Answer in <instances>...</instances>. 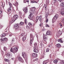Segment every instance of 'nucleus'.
I'll use <instances>...</instances> for the list:
<instances>
[{
    "instance_id": "obj_1",
    "label": "nucleus",
    "mask_w": 64,
    "mask_h": 64,
    "mask_svg": "<svg viewBox=\"0 0 64 64\" xmlns=\"http://www.w3.org/2000/svg\"><path fill=\"white\" fill-rule=\"evenodd\" d=\"M30 46H32V42L33 41V39L34 38H33V35L32 34H31L30 35Z\"/></svg>"
},
{
    "instance_id": "obj_2",
    "label": "nucleus",
    "mask_w": 64,
    "mask_h": 64,
    "mask_svg": "<svg viewBox=\"0 0 64 64\" xmlns=\"http://www.w3.org/2000/svg\"><path fill=\"white\" fill-rule=\"evenodd\" d=\"M41 16H37L36 19V22H37L38 20H40V21H41Z\"/></svg>"
},
{
    "instance_id": "obj_3",
    "label": "nucleus",
    "mask_w": 64,
    "mask_h": 64,
    "mask_svg": "<svg viewBox=\"0 0 64 64\" xmlns=\"http://www.w3.org/2000/svg\"><path fill=\"white\" fill-rule=\"evenodd\" d=\"M22 55L24 58H27V56L26 54L24 52H22Z\"/></svg>"
},
{
    "instance_id": "obj_4",
    "label": "nucleus",
    "mask_w": 64,
    "mask_h": 64,
    "mask_svg": "<svg viewBox=\"0 0 64 64\" xmlns=\"http://www.w3.org/2000/svg\"><path fill=\"white\" fill-rule=\"evenodd\" d=\"M34 52H36V53H38V49H37V48H36V47L35 46L34 47Z\"/></svg>"
},
{
    "instance_id": "obj_5",
    "label": "nucleus",
    "mask_w": 64,
    "mask_h": 64,
    "mask_svg": "<svg viewBox=\"0 0 64 64\" xmlns=\"http://www.w3.org/2000/svg\"><path fill=\"white\" fill-rule=\"evenodd\" d=\"M52 32L49 31H48L46 32V34L47 35H52Z\"/></svg>"
},
{
    "instance_id": "obj_6",
    "label": "nucleus",
    "mask_w": 64,
    "mask_h": 64,
    "mask_svg": "<svg viewBox=\"0 0 64 64\" xmlns=\"http://www.w3.org/2000/svg\"><path fill=\"white\" fill-rule=\"evenodd\" d=\"M32 56L33 57H37V54L33 53L32 54Z\"/></svg>"
},
{
    "instance_id": "obj_7",
    "label": "nucleus",
    "mask_w": 64,
    "mask_h": 64,
    "mask_svg": "<svg viewBox=\"0 0 64 64\" xmlns=\"http://www.w3.org/2000/svg\"><path fill=\"white\" fill-rule=\"evenodd\" d=\"M14 28H15L16 29H17L19 28L18 24H15L14 25Z\"/></svg>"
},
{
    "instance_id": "obj_8",
    "label": "nucleus",
    "mask_w": 64,
    "mask_h": 64,
    "mask_svg": "<svg viewBox=\"0 0 64 64\" xmlns=\"http://www.w3.org/2000/svg\"><path fill=\"white\" fill-rule=\"evenodd\" d=\"M18 60L19 61L21 62H23V59H22V58H21V57H19L18 58Z\"/></svg>"
},
{
    "instance_id": "obj_9",
    "label": "nucleus",
    "mask_w": 64,
    "mask_h": 64,
    "mask_svg": "<svg viewBox=\"0 0 64 64\" xmlns=\"http://www.w3.org/2000/svg\"><path fill=\"white\" fill-rule=\"evenodd\" d=\"M58 15L57 14H56L54 16V18L55 19H57L58 18Z\"/></svg>"
},
{
    "instance_id": "obj_10",
    "label": "nucleus",
    "mask_w": 64,
    "mask_h": 64,
    "mask_svg": "<svg viewBox=\"0 0 64 64\" xmlns=\"http://www.w3.org/2000/svg\"><path fill=\"white\" fill-rule=\"evenodd\" d=\"M43 40L44 41H46L47 40V38L45 36H43Z\"/></svg>"
},
{
    "instance_id": "obj_11",
    "label": "nucleus",
    "mask_w": 64,
    "mask_h": 64,
    "mask_svg": "<svg viewBox=\"0 0 64 64\" xmlns=\"http://www.w3.org/2000/svg\"><path fill=\"white\" fill-rule=\"evenodd\" d=\"M6 56L7 57H8L10 56V53H8L6 54Z\"/></svg>"
},
{
    "instance_id": "obj_12",
    "label": "nucleus",
    "mask_w": 64,
    "mask_h": 64,
    "mask_svg": "<svg viewBox=\"0 0 64 64\" xmlns=\"http://www.w3.org/2000/svg\"><path fill=\"white\" fill-rule=\"evenodd\" d=\"M36 9V8H35V7H33L32 8V10H31V11L32 12H34V11H35V9Z\"/></svg>"
},
{
    "instance_id": "obj_13",
    "label": "nucleus",
    "mask_w": 64,
    "mask_h": 64,
    "mask_svg": "<svg viewBox=\"0 0 64 64\" xmlns=\"http://www.w3.org/2000/svg\"><path fill=\"white\" fill-rule=\"evenodd\" d=\"M32 14L31 13L29 15L30 16L28 17V18L30 19H32Z\"/></svg>"
},
{
    "instance_id": "obj_14",
    "label": "nucleus",
    "mask_w": 64,
    "mask_h": 64,
    "mask_svg": "<svg viewBox=\"0 0 64 64\" xmlns=\"http://www.w3.org/2000/svg\"><path fill=\"white\" fill-rule=\"evenodd\" d=\"M18 18V15H16L14 16V19H15V20H16V19H17V18Z\"/></svg>"
},
{
    "instance_id": "obj_15",
    "label": "nucleus",
    "mask_w": 64,
    "mask_h": 64,
    "mask_svg": "<svg viewBox=\"0 0 64 64\" xmlns=\"http://www.w3.org/2000/svg\"><path fill=\"white\" fill-rule=\"evenodd\" d=\"M24 12L26 13L27 12V11H28V10H27V9L26 8H24V9L23 10Z\"/></svg>"
},
{
    "instance_id": "obj_16",
    "label": "nucleus",
    "mask_w": 64,
    "mask_h": 64,
    "mask_svg": "<svg viewBox=\"0 0 64 64\" xmlns=\"http://www.w3.org/2000/svg\"><path fill=\"white\" fill-rule=\"evenodd\" d=\"M58 42H60V43H63V41L62 40V38H61L59 40H58Z\"/></svg>"
},
{
    "instance_id": "obj_17",
    "label": "nucleus",
    "mask_w": 64,
    "mask_h": 64,
    "mask_svg": "<svg viewBox=\"0 0 64 64\" xmlns=\"http://www.w3.org/2000/svg\"><path fill=\"white\" fill-rule=\"evenodd\" d=\"M26 36H25L22 38V40L23 41H24L26 40Z\"/></svg>"
},
{
    "instance_id": "obj_18",
    "label": "nucleus",
    "mask_w": 64,
    "mask_h": 64,
    "mask_svg": "<svg viewBox=\"0 0 64 64\" xmlns=\"http://www.w3.org/2000/svg\"><path fill=\"white\" fill-rule=\"evenodd\" d=\"M14 50H15V51H14V52L16 53L17 52V50H18V48H17L15 47L14 48Z\"/></svg>"
},
{
    "instance_id": "obj_19",
    "label": "nucleus",
    "mask_w": 64,
    "mask_h": 64,
    "mask_svg": "<svg viewBox=\"0 0 64 64\" xmlns=\"http://www.w3.org/2000/svg\"><path fill=\"white\" fill-rule=\"evenodd\" d=\"M24 24V22H21L19 24V25H20V26H23Z\"/></svg>"
},
{
    "instance_id": "obj_20",
    "label": "nucleus",
    "mask_w": 64,
    "mask_h": 64,
    "mask_svg": "<svg viewBox=\"0 0 64 64\" xmlns=\"http://www.w3.org/2000/svg\"><path fill=\"white\" fill-rule=\"evenodd\" d=\"M5 36V34L4 33L2 35H1V37H4Z\"/></svg>"
},
{
    "instance_id": "obj_21",
    "label": "nucleus",
    "mask_w": 64,
    "mask_h": 64,
    "mask_svg": "<svg viewBox=\"0 0 64 64\" xmlns=\"http://www.w3.org/2000/svg\"><path fill=\"white\" fill-rule=\"evenodd\" d=\"M24 3H26V2H28V3L29 2V0H24Z\"/></svg>"
},
{
    "instance_id": "obj_22",
    "label": "nucleus",
    "mask_w": 64,
    "mask_h": 64,
    "mask_svg": "<svg viewBox=\"0 0 64 64\" xmlns=\"http://www.w3.org/2000/svg\"><path fill=\"white\" fill-rule=\"evenodd\" d=\"M56 46L58 47L59 48V47H60L61 46V45H60V44H56Z\"/></svg>"
},
{
    "instance_id": "obj_23",
    "label": "nucleus",
    "mask_w": 64,
    "mask_h": 64,
    "mask_svg": "<svg viewBox=\"0 0 64 64\" xmlns=\"http://www.w3.org/2000/svg\"><path fill=\"white\" fill-rule=\"evenodd\" d=\"M60 5L61 6H63L64 7V2H62L60 4Z\"/></svg>"
},
{
    "instance_id": "obj_24",
    "label": "nucleus",
    "mask_w": 64,
    "mask_h": 64,
    "mask_svg": "<svg viewBox=\"0 0 64 64\" xmlns=\"http://www.w3.org/2000/svg\"><path fill=\"white\" fill-rule=\"evenodd\" d=\"M56 19H55L54 18H53L52 19V23H54V22H55L56 21Z\"/></svg>"
},
{
    "instance_id": "obj_25",
    "label": "nucleus",
    "mask_w": 64,
    "mask_h": 64,
    "mask_svg": "<svg viewBox=\"0 0 64 64\" xmlns=\"http://www.w3.org/2000/svg\"><path fill=\"white\" fill-rule=\"evenodd\" d=\"M3 39L4 41H6L7 40V38H5Z\"/></svg>"
},
{
    "instance_id": "obj_26",
    "label": "nucleus",
    "mask_w": 64,
    "mask_h": 64,
    "mask_svg": "<svg viewBox=\"0 0 64 64\" xmlns=\"http://www.w3.org/2000/svg\"><path fill=\"white\" fill-rule=\"evenodd\" d=\"M10 52H14V49L13 48H11V49L10 50Z\"/></svg>"
},
{
    "instance_id": "obj_27",
    "label": "nucleus",
    "mask_w": 64,
    "mask_h": 64,
    "mask_svg": "<svg viewBox=\"0 0 64 64\" xmlns=\"http://www.w3.org/2000/svg\"><path fill=\"white\" fill-rule=\"evenodd\" d=\"M38 2H36L34 1H33L31 2V3H37Z\"/></svg>"
},
{
    "instance_id": "obj_28",
    "label": "nucleus",
    "mask_w": 64,
    "mask_h": 64,
    "mask_svg": "<svg viewBox=\"0 0 64 64\" xmlns=\"http://www.w3.org/2000/svg\"><path fill=\"white\" fill-rule=\"evenodd\" d=\"M54 62L55 63H57L58 62V60H54Z\"/></svg>"
},
{
    "instance_id": "obj_29",
    "label": "nucleus",
    "mask_w": 64,
    "mask_h": 64,
    "mask_svg": "<svg viewBox=\"0 0 64 64\" xmlns=\"http://www.w3.org/2000/svg\"><path fill=\"white\" fill-rule=\"evenodd\" d=\"M61 64H64V60H62L61 61V62L60 63Z\"/></svg>"
},
{
    "instance_id": "obj_30",
    "label": "nucleus",
    "mask_w": 64,
    "mask_h": 64,
    "mask_svg": "<svg viewBox=\"0 0 64 64\" xmlns=\"http://www.w3.org/2000/svg\"><path fill=\"white\" fill-rule=\"evenodd\" d=\"M4 51H6L7 50V48L6 47H4Z\"/></svg>"
},
{
    "instance_id": "obj_31",
    "label": "nucleus",
    "mask_w": 64,
    "mask_h": 64,
    "mask_svg": "<svg viewBox=\"0 0 64 64\" xmlns=\"http://www.w3.org/2000/svg\"><path fill=\"white\" fill-rule=\"evenodd\" d=\"M61 14L62 15H64V12H61Z\"/></svg>"
},
{
    "instance_id": "obj_32",
    "label": "nucleus",
    "mask_w": 64,
    "mask_h": 64,
    "mask_svg": "<svg viewBox=\"0 0 64 64\" xmlns=\"http://www.w3.org/2000/svg\"><path fill=\"white\" fill-rule=\"evenodd\" d=\"M13 20H12V21L11 22H10V23L9 24H12V23H13Z\"/></svg>"
},
{
    "instance_id": "obj_33",
    "label": "nucleus",
    "mask_w": 64,
    "mask_h": 64,
    "mask_svg": "<svg viewBox=\"0 0 64 64\" xmlns=\"http://www.w3.org/2000/svg\"><path fill=\"white\" fill-rule=\"evenodd\" d=\"M11 8L10 7V8H8V11H10L11 10Z\"/></svg>"
},
{
    "instance_id": "obj_34",
    "label": "nucleus",
    "mask_w": 64,
    "mask_h": 64,
    "mask_svg": "<svg viewBox=\"0 0 64 64\" xmlns=\"http://www.w3.org/2000/svg\"><path fill=\"white\" fill-rule=\"evenodd\" d=\"M58 33L60 34V35H61V34H62V32L61 31L59 30V32Z\"/></svg>"
},
{
    "instance_id": "obj_35",
    "label": "nucleus",
    "mask_w": 64,
    "mask_h": 64,
    "mask_svg": "<svg viewBox=\"0 0 64 64\" xmlns=\"http://www.w3.org/2000/svg\"><path fill=\"white\" fill-rule=\"evenodd\" d=\"M62 23H63V25H64V18H63L62 20Z\"/></svg>"
},
{
    "instance_id": "obj_36",
    "label": "nucleus",
    "mask_w": 64,
    "mask_h": 64,
    "mask_svg": "<svg viewBox=\"0 0 64 64\" xmlns=\"http://www.w3.org/2000/svg\"><path fill=\"white\" fill-rule=\"evenodd\" d=\"M37 43L35 42L34 43V46H37Z\"/></svg>"
},
{
    "instance_id": "obj_37",
    "label": "nucleus",
    "mask_w": 64,
    "mask_h": 64,
    "mask_svg": "<svg viewBox=\"0 0 64 64\" xmlns=\"http://www.w3.org/2000/svg\"><path fill=\"white\" fill-rule=\"evenodd\" d=\"M24 21L25 23L27 24V20L26 19H25L24 20Z\"/></svg>"
},
{
    "instance_id": "obj_38",
    "label": "nucleus",
    "mask_w": 64,
    "mask_h": 64,
    "mask_svg": "<svg viewBox=\"0 0 64 64\" xmlns=\"http://www.w3.org/2000/svg\"><path fill=\"white\" fill-rule=\"evenodd\" d=\"M13 4L15 6H18V5H17V4L16 3H15V4Z\"/></svg>"
},
{
    "instance_id": "obj_39",
    "label": "nucleus",
    "mask_w": 64,
    "mask_h": 64,
    "mask_svg": "<svg viewBox=\"0 0 64 64\" xmlns=\"http://www.w3.org/2000/svg\"><path fill=\"white\" fill-rule=\"evenodd\" d=\"M9 5H10V8H11V7H12V4H11V3H10Z\"/></svg>"
},
{
    "instance_id": "obj_40",
    "label": "nucleus",
    "mask_w": 64,
    "mask_h": 64,
    "mask_svg": "<svg viewBox=\"0 0 64 64\" xmlns=\"http://www.w3.org/2000/svg\"><path fill=\"white\" fill-rule=\"evenodd\" d=\"M4 60L6 62H8V59H5Z\"/></svg>"
},
{
    "instance_id": "obj_41",
    "label": "nucleus",
    "mask_w": 64,
    "mask_h": 64,
    "mask_svg": "<svg viewBox=\"0 0 64 64\" xmlns=\"http://www.w3.org/2000/svg\"><path fill=\"white\" fill-rule=\"evenodd\" d=\"M60 26H62V23H60Z\"/></svg>"
},
{
    "instance_id": "obj_42",
    "label": "nucleus",
    "mask_w": 64,
    "mask_h": 64,
    "mask_svg": "<svg viewBox=\"0 0 64 64\" xmlns=\"http://www.w3.org/2000/svg\"><path fill=\"white\" fill-rule=\"evenodd\" d=\"M28 24L29 25V26H31V25H32V24L30 23H29Z\"/></svg>"
},
{
    "instance_id": "obj_43",
    "label": "nucleus",
    "mask_w": 64,
    "mask_h": 64,
    "mask_svg": "<svg viewBox=\"0 0 64 64\" xmlns=\"http://www.w3.org/2000/svg\"><path fill=\"white\" fill-rule=\"evenodd\" d=\"M40 45L41 46H44V45L43 44H42V43H41L40 44Z\"/></svg>"
},
{
    "instance_id": "obj_44",
    "label": "nucleus",
    "mask_w": 64,
    "mask_h": 64,
    "mask_svg": "<svg viewBox=\"0 0 64 64\" xmlns=\"http://www.w3.org/2000/svg\"><path fill=\"white\" fill-rule=\"evenodd\" d=\"M49 49H47L46 50V52H49Z\"/></svg>"
},
{
    "instance_id": "obj_45",
    "label": "nucleus",
    "mask_w": 64,
    "mask_h": 64,
    "mask_svg": "<svg viewBox=\"0 0 64 64\" xmlns=\"http://www.w3.org/2000/svg\"><path fill=\"white\" fill-rule=\"evenodd\" d=\"M0 40L1 42H3V41H4V39H2V38H1Z\"/></svg>"
},
{
    "instance_id": "obj_46",
    "label": "nucleus",
    "mask_w": 64,
    "mask_h": 64,
    "mask_svg": "<svg viewBox=\"0 0 64 64\" xmlns=\"http://www.w3.org/2000/svg\"><path fill=\"white\" fill-rule=\"evenodd\" d=\"M48 21V19H46V22L47 23Z\"/></svg>"
},
{
    "instance_id": "obj_47",
    "label": "nucleus",
    "mask_w": 64,
    "mask_h": 64,
    "mask_svg": "<svg viewBox=\"0 0 64 64\" xmlns=\"http://www.w3.org/2000/svg\"><path fill=\"white\" fill-rule=\"evenodd\" d=\"M42 25H43V24H40V27H41V26H42Z\"/></svg>"
},
{
    "instance_id": "obj_48",
    "label": "nucleus",
    "mask_w": 64,
    "mask_h": 64,
    "mask_svg": "<svg viewBox=\"0 0 64 64\" xmlns=\"http://www.w3.org/2000/svg\"><path fill=\"white\" fill-rule=\"evenodd\" d=\"M21 35L22 36H24V33H23Z\"/></svg>"
},
{
    "instance_id": "obj_49",
    "label": "nucleus",
    "mask_w": 64,
    "mask_h": 64,
    "mask_svg": "<svg viewBox=\"0 0 64 64\" xmlns=\"http://www.w3.org/2000/svg\"><path fill=\"white\" fill-rule=\"evenodd\" d=\"M46 27H49V25H48L47 24H46Z\"/></svg>"
},
{
    "instance_id": "obj_50",
    "label": "nucleus",
    "mask_w": 64,
    "mask_h": 64,
    "mask_svg": "<svg viewBox=\"0 0 64 64\" xmlns=\"http://www.w3.org/2000/svg\"><path fill=\"white\" fill-rule=\"evenodd\" d=\"M58 1H59L60 2H61L62 1V0H58Z\"/></svg>"
},
{
    "instance_id": "obj_51",
    "label": "nucleus",
    "mask_w": 64,
    "mask_h": 64,
    "mask_svg": "<svg viewBox=\"0 0 64 64\" xmlns=\"http://www.w3.org/2000/svg\"><path fill=\"white\" fill-rule=\"evenodd\" d=\"M38 60V58H36L34 60V61H37Z\"/></svg>"
},
{
    "instance_id": "obj_52",
    "label": "nucleus",
    "mask_w": 64,
    "mask_h": 64,
    "mask_svg": "<svg viewBox=\"0 0 64 64\" xmlns=\"http://www.w3.org/2000/svg\"><path fill=\"white\" fill-rule=\"evenodd\" d=\"M12 36V34H10L9 35V36Z\"/></svg>"
},
{
    "instance_id": "obj_53",
    "label": "nucleus",
    "mask_w": 64,
    "mask_h": 64,
    "mask_svg": "<svg viewBox=\"0 0 64 64\" xmlns=\"http://www.w3.org/2000/svg\"><path fill=\"white\" fill-rule=\"evenodd\" d=\"M45 30L44 29H42V31H44Z\"/></svg>"
},
{
    "instance_id": "obj_54",
    "label": "nucleus",
    "mask_w": 64,
    "mask_h": 64,
    "mask_svg": "<svg viewBox=\"0 0 64 64\" xmlns=\"http://www.w3.org/2000/svg\"><path fill=\"white\" fill-rule=\"evenodd\" d=\"M45 61H44L43 64H46V63H45V62H45Z\"/></svg>"
},
{
    "instance_id": "obj_55",
    "label": "nucleus",
    "mask_w": 64,
    "mask_h": 64,
    "mask_svg": "<svg viewBox=\"0 0 64 64\" xmlns=\"http://www.w3.org/2000/svg\"><path fill=\"white\" fill-rule=\"evenodd\" d=\"M26 28H29V26H26Z\"/></svg>"
},
{
    "instance_id": "obj_56",
    "label": "nucleus",
    "mask_w": 64,
    "mask_h": 64,
    "mask_svg": "<svg viewBox=\"0 0 64 64\" xmlns=\"http://www.w3.org/2000/svg\"><path fill=\"white\" fill-rule=\"evenodd\" d=\"M2 12L0 10V14H1V13H2Z\"/></svg>"
},
{
    "instance_id": "obj_57",
    "label": "nucleus",
    "mask_w": 64,
    "mask_h": 64,
    "mask_svg": "<svg viewBox=\"0 0 64 64\" xmlns=\"http://www.w3.org/2000/svg\"><path fill=\"white\" fill-rule=\"evenodd\" d=\"M45 8H46L47 7V6H46V5L45 6Z\"/></svg>"
},
{
    "instance_id": "obj_58",
    "label": "nucleus",
    "mask_w": 64,
    "mask_h": 64,
    "mask_svg": "<svg viewBox=\"0 0 64 64\" xmlns=\"http://www.w3.org/2000/svg\"><path fill=\"white\" fill-rule=\"evenodd\" d=\"M16 4H17V5H18V2H16Z\"/></svg>"
},
{
    "instance_id": "obj_59",
    "label": "nucleus",
    "mask_w": 64,
    "mask_h": 64,
    "mask_svg": "<svg viewBox=\"0 0 64 64\" xmlns=\"http://www.w3.org/2000/svg\"><path fill=\"white\" fill-rule=\"evenodd\" d=\"M48 15V13L47 12V14H46V15Z\"/></svg>"
},
{
    "instance_id": "obj_60",
    "label": "nucleus",
    "mask_w": 64,
    "mask_h": 64,
    "mask_svg": "<svg viewBox=\"0 0 64 64\" xmlns=\"http://www.w3.org/2000/svg\"><path fill=\"white\" fill-rule=\"evenodd\" d=\"M48 47H50V45L48 46Z\"/></svg>"
},
{
    "instance_id": "obj_61",
    "label": "nucleus",
    "mask_w": 64,
    "mask_h": 64,
    "mask_svg": "<svg viewBox=\"0 0 64 64\" xmlns=\"http://www.w3.org/2000/svg\"><path fill=\"white\" fill-rule=\"evenodd\" d=\"M37 35H36V37H37Z\"/></svg>"
},
{
    "instance_id": "obj_62",
    "label": "nucleus",
    "mask_w": 64,
    "mask_h": 64,
    "mask_svg": "<svg viewBox=\"0 0 64 64\" xmlns=\"http://www.w3.org/2000/svg\"><path fill=\"white\" fill-rule=\"evenodd\" d=\"M13 60H14V58H12V60H13Z\"/></svg>"
},
{
    "instance_id": "obj_63",
    "label": "nucleus",
    "mask_w": 64,
    "mask_h": 64,
    "mask_svg": "<svg viewBox=\"0 0 64 64\" xmlns=\"http://www.w3.org/2000/svg\"><path fill=\"white\" fill-rule=\"evenodd\" d=\"M14 41V40H13V39L12 40V41Z\"/></svg>"
},
{
    "instance_id": "obj_64",
    "label": "nucleus",
    "mask_w": 64,
    "mask_h": 64,
    "mask_svg": "<svg viewBox=\"0 0 64 64\" xmlns=\"http://www.w3.org/2000/svg\"><path fill=\"white\" fill-rule=\"evenodd\" d=\"M7 32V31H5V32Z\"/></svg>"
}]
</instances>
